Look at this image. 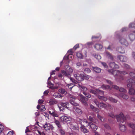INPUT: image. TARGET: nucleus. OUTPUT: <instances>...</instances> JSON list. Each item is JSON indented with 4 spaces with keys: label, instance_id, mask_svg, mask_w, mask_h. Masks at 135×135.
<instances>
[{
    "label": "nucleus",
    "instance_id": "obj_1",
    "mask_svg": "<svg viewBox=\"0 0 135 135\" xmlns=\"http://www.w3.org/2000/svg\"><path fill=\"white\" fill-rule=\"evenodd\" d=\"M73 75L76 79L79 81H82L84 80V74L80 73L78 71H74Z\"/></svg>",
    "mask_w": 135,
    "mask_h": 135
},
{
    "label": "nucleus",
    "instance_id": "obj_2",
    "mask_svg": "<svg viewBox=\"0 0 135 135\" xmlns=\"http://www.w3.org/2000/svg\"><path fill=\"white\" fill-rule=\"evenodd\" d=\"M94 103L100 109L103 108H106L107 107L110 108V105L109 104H108L107 105L103 103H99L96 99H95L94 101Z\"/></svg>",
    "mask_w": 135,
    "mask_h": 135
},
{
    "label": "nucleus",
    "instance_id": "obj_3",
    "mask_svg": "<svg viewBox=\"0 0 135 135\" xmlns=\"http://www.w3.org/2000/svg\"><path fill=\"white\" fill-rule=\"evenodd\" d=\"M68 104V102H66L65 103L61 102L58 104V106L60 111H62L65 108H67L68 110L71 111V110L70 109V108L68 107L67 106V105Z\"/></svg>",
    "mask_w": 135,
    "mask_h": 135
},
{
    "label": "nucleus",
    "instance_id": "obj_4",
    "mask_svg": "<svg viewBox=\"0 0 135 135\" xmlns=\"http://www.w3.org/2000/svg\"><path fill=\"white\" fill-rule=\"evenodd\" d=\"M109 72H111L114 76H120L121 75L126 74L127 73L125 71L112 69L109 70Z\"/></svg>",
    "mask_w": 135,
    "mask_h": 135
},
{
    "label": "nucleus",
    "instance_id": "obj_5",
    "mask_svg": "<svg viewBox=\"0 0 135 135\" xmlns=\"http://www.w3.org/2000/svg\"><path fill=\"white\" fill-rule=\"evenodd\" d=\"M68 126L71 129L76 130H78L79 127L77 123L75 121H71L68 123Z\"/></svg>",
    "mask_w": 135,
    "mask_h": 135
},
{
    "label": "nucleus",
    "instance_id": "obj_6",
    "mask_svg": "<svg viewBox=\"0 0 135 135\" xmlns=\"http://www.w3.org/2000/svg\"><path fill=\"white\" fill-rule=\"evenodd\" d=\"M79 88L80 89L81 91L88 98H90L91 96V95L89 94L86 93V91L87 90V88L83 86L80 85V84L78 85Z\"/></svg>",
    "mask_w": 135,
    "mask_h": 135
},
{
    "label": "nucleus",
    "instance_id": "obj_7",
    "mask_svg": "<svg viewBox=\"0 0 135 135\" xmlns=\"http://www.w3.org/2000/svg\"><path fill=\"white\" fill-rule=\"evenodd\" d=\"M116 117L118 122L122 123H123L124 121L126 119V118L124 117L123 114L122 113H121L119 115H116Z\"/></svg>",
    "mask_w": 135,
    "mask_h": 135
},
{
    "label": "nucleus",
    "instance_id": "obj_8",
    "mask_svg": "<svg viewBox=\"0 0 135 135\" xmlns=\"http://www.w3.org/2000/svg\"><path fill=\"white\" fill-rule=\"evenodd\" d=\"M59 119L61 122H63L70 120L71 118L69 116L63 115L60 117Z\"/></svg>",
    "mask_w": 135,
    "mask_h": 135
},
{
    "label": "nucleus",
    "instance_id": "obj_9",
    "mask_svg": "<svg viewBox=\"0 0 135 135\" xmlns=\"http://www.w3.org/2000/svg\"><path fill=\"white\" fill-rule=\"evenodd\" d=\"M77 121L81 125H85L86 127L89 126V123L87 120L84 119H78L77 120Z\"/></svg>",
    "mask_w": 135,
    "mask_h": 135
},
{
    "label": "nucleus",
    "instance_id": "obj_10",
    "mask_svg": "<svg viewBox=\"0 0 135 135\" xmlns=\"http://www.w3.org/2000/svg\"><path fill=\"white\" fill-rule=\"evenodd\" d=\"M73 71V69L70 67L69 68V70H67L66 71L64 70L61 71L62 73L65 76H69L70 75V74Z\"/></svg>",
    "mask_w": 135,
    "mask_h": 135
},
{
    "label": "nucleus",
    "instance_id": "obj_11",
    "mask_svg": "<svg viewBox=\"0 0 135 135\" xmlns=\"http://www.w3.org/2000/svg\"><path fill=\"white\" fill-rule=\"evenodd\" d=\"M119 41L122 45L127 46L129 45V43L124 38L120 37L119 39Z\"/></svg>",
    "mask_w": 135,
    "mask_h": 135
},
{
    "label": "nucleus",
    "instance_id": "obj_12",
    "mask_svg": "<svg viewBox=\"0 0 135 135\" xmlns=\"http://www.w3.org/2000/svg\"><path fill=\"white\" fill-rule=\"evenodd\" d=\"M44 128L46 131L52 130L54 127L52 124L48 123H46L44 126Z\"/></svg>",
    "mask_w": 135,
    "mask_h": 135
},
{
    "label": "nucleus",
    "instance_id": "obj_13",
    "mask_svg": "<svg viewBox=\"0 0 135 135\" xmlns=\"http://www.w3.org/2000/svg\"><path fill=\"white\" fill-rule=\"evenodd\" d=\"M79 96L80 98H79L80 101L82 103L84 104L85 105H86L87 104L86 101L88 100V99L85 98L82 94H80L79 95Z\"/></svg>",
    "mask_w": 135,
    "mask_h": 135
},
{
    "label": "nucleus",
    "instance_id": "obj_14",
    "mask_svg": "<svg viewBox=\"0 0 135 135\" xmlns=\"http://www.w3.org/2000/svg\"><path fill=\"white\" fill-rule=\"evenodd\" d=\"M90 93L94 94L96 95H97L98 94L102 95L104 94L103 91L100 90L99 89H97L96 91L93 89H90Z\"/></svg>",
    "mask_w": 135,
    "mask_h": 135
},
{
    "label": "nucleus",
    "instance_id": "obj_15",
    "mask_svg": "<svg viewBox=\"0 0 135 135\" xmlns=\"http://www.w3.org/2000/svg\"><path fill=\"white\" fill-rule=\"evenodd\" d=\"M70 97L71 98L70 100V103L72 105L75 106H77L79 105V104L75 102L74 100L76 99V98L72 96H70Z\"/></svg>",
    "mask_w": 135,
    "mask_h": 135
},
{
    "label": "nucleus",
    "instance_id": "obj_16",
    "mask_svg": "<svg viewBox=\"0 0 135 135\" xmlns=\"http://www.w3.org/2000/svg\"><path fill=\"white\" fill-rule=\"evenodd\" d=\"M49 113L50 114L54 117H58V116L57 112L53 109H50Z\"/></svg>",
    "mask_w": 135,
    "mask_h": 135
},
{
    "label": "nucleus",
    "instance_id": "obj_17",
    "mask_svg": "<svg viewBox=\"0 0 135 135\" xmlns=\"http://www.w3.org/2000/svg\"><path fill=\"white\" fill-rule=\"evenodd\" d=\"M127 86L128 87H131L132 85H135V81L133 80L132 79H130L127 80Z\"/></svg>",
    "mask_w": 135,
    "mask_h": 135
},
{
    "label": "nucleus",
    "instance_id": "obj_18",
    "mask_svg": "<svg viewBox=\"0 0 135 135\" xmlns=\"http://www.w3.org/2000/svg\"><path fill=\"white\" fill-rule=\"evenodd\" d=\"M135 33L134 31L130 32L128 35V37L130 40L133 41L135 39V35L133 34Z\"/></svg>",
    "mask_w": 135,
    "mask_h": 135
},
{
    "label": "nucleus",
    "instance_id": "obj_19",
    "mask_svg": "<svg viewBox=\"0 0 135 135\" xmlns=\"http://www.w3.org/2000/svg\"><path fill=\"white\" fill-rule=\"evenodd\" d=\"M47 84L48 85L50 86L49 88L52 90L58 88V87L57 86H54V84H52L50 81H48Z\"/></svg>",
    "mask_w": 135,
    "mask_h": 135
},
{
    "label": "nucleus",
    "instance_id": "obj_20",
    "mask_svg": "<svg viewBox=\"0 0 135 135\" xmlns=\"http://www.w3.org/2000/svg\"><path fill=\"white\" fill-rule=\"evenodd\" d=\"M118 58L122 62H126L127 60V58L126 57L123 56H118Z\"/></svg>",
    "mask_w": 135,
    "mask_h": 135
},
{
    "label": "nucleus",
    "instance_id": "obj_21",
    "mask_svg": "<svg viewBox=\"0 0 135 135\" xmlns=\"http://www.w3.org/2000/svg\"><path fill=\"white\" fill-rule=\"evenodd\" d=\"M89 125L90 128L93 129L94 131H96L98 128V127L96 126L95 124L91 122L89 123Z\"/></svg>",
    "mask_w": 135,
    "mask_h": 135
},
{
    "label": "nucleus",
    "instance_id": "obj_22",
    "mask_svg": "<svg viewBox=\"0 0 135 135\" xmlns=\"http://www.w3.org/2000/svg\"><path fill=\"white\" fill-rule=\"evenodd\" d=\"M73 108L74 110L79 114L81 115L82 113V111L79 108L76 107H74Z\"/></svg>",
    "mask_w": 135,
    "mask_h": 135
},
{
    "label": "nucleus",
    "instance_id": "obj_23",
    "mask_svg": "<svg viewBox=\"0 0 135 135\" xmlns=\"http://www.w3.org/2000/svg\"><path fill=\"white\" fill-rule=\"evenodd\" d=\"M109 65L110 67L113 68H119L118 65L113 62L110 63L109 64Z\"/></svg>",
    "mask_w": 135,
    "mask_h": 135
},
{
    "label": "nucleus",
    "instance_id": "obj_24",
    "mask_svg": "<svg viewBox=\"0 0 135 135\" xmlns=\"http://www.w3.org/2000/svg\"><path fill=\"white\" fill-rule=\"evenodd\" d=\"M73 56L71 54H69L68 56H65L63 59V60H70L73 58Z\"/></svg>",
    "mask_w": 135,
    "mask_h": 135
},
{
    "label": "nucleus",
    "instance_id": "obj_25",
    "mask_svg": "<svg viewBox=\"0 0 135 135\" xmlns=\"http://www.w3.org/2000/svg\"><path fill=\"white\" fill-rule=\"evenodd\" d=\"M94 47L97 50H99L102 48V46L99 44H96L94 45Z\"/></svg>",
    "mask_w": 135,
    "mask_h": 135
},
{
    "label": "nucleus",
    "instance_id": "obj_26",
    "mask_svg": "<svg viewBox=\"0 0 135 135\" xmlns=\"http://www.w3.org/2000/svg\"><path fill=\"white\" fill-rule=\"evenodd\" d=\"M106 81L108 83L110 84V85L112 86L113 87V88H114L116 89H119V87L117 86L116 85H113L112 83L110 81L108 80H106Z\"/></svg>",
    "mask_w": 135,
    "mask_h": 135
},
{
    "label": "nucleus",
    "instance_id": "obj_27",
    "mask_svg": "<svg viewBox=\"0 0 135 135\" xmlns=\"http://www.w3.org/2000/svg\"><path fill=\"white\" fill-rule=\"evenodd\" d=\"M117 96L119 98L121 97L125 99H127L128 98V96L125 94H122L121 95H118Z\"/></svg>",
    "mask_w": 135,
    "mask_h": 135
},
{
    "label": "nucleus",
    "instance_id": "obj_28",
    "mask_svg": "<svg viewBox=\"0 0 135 135\" xmlns=\"http://www.w3.org/2000/svg\"><path fill=\"white\" fill-rule=\"evenodd\" d=\"M81 130L84 133H86L88 132V130L85 128V127L83 125H81L80 128Z\"/></svg>",
    "mask_w": 135,
    "mask_h": 135
},
{
    "label": "nucleus",
    "instance_id": "obj_29",
    "mask_svg": "<svg viewBox=\"0 0 135 135\" xmlns=\"http://www.w3.org/2000/svg\"><path fill=\"white\" fill-rule=\"evenodd\" d=\"M56 101L54 99H50L49 102V103L50 105H53L56 104Z\"/></svg>",
    "mask_w": 135,
    "mask_h": 135
},
{
    "label": "nucleus",
    "instance_id": "obj_30",
    "mask_svg": "<svg viewBox=\"0 0 135 135\" xmlns=\"http://www.w3.org/2000/svg\"><path fill=\"white\" fill-rule=\"evenodd\" d=\"M119 128L120 130L123 132H124L126 130V127L124 125H122V124H119Z\"/></svg>",
    "mask_w": 135,
    "mask_h": 135
},
{
    "label": "nucleus",
    "instance_id": "obj_31",
    "mask_svg": "<svg viewBox=\"0 0 135 135\" xmlns=\"http://www.w3.org/2000/svg\"><path fill=\"white\" fill-rule=\"evenodd\" d=\"M37 108L38 109H39L40 108L41 111H44L46 110L45 106L44 105H42L40 107V105H38L37 107Z\"/></svg>",
    "mask_w": 135,
    "mask_h": 135
},
{
    "label": "nucleus",
    "instance_id": "obj_32",
    "mask_svg": "<svg viewBox=\"0 0 135 135\" xmlns=\"http://www.w3.org/2000/svg\"><path fill=\"white\" fill-rule=\"evenodd\" d=\"M55 124L57 126L58 128H61V126L60 124V123L59 121L57 120H55L54 122Z\"/></svg>",
    "mask_w": 135,
    "mask_h": 135
},
{
    "label": "nucleus",
    "instance_id": "obj_33",
    "mask_svg": "<svg viewBox=\"0 0 135 135\" xmlns=\"http://www.w3.org/2000/svg\"><path fill=\"white\" fill-rule=\"evenodd\" d=\"M93 69L95 72L97 73L100 72L101 71V69L100 68L97 67H93Z\"/></svg>",
    "mask_w": 135,
    "mask_h": 135
},
{
    "label": "nucleus",
    "instance_id": "obj_34",
    "mask_svg": "<svg viewBox=\"0 0 135 135\" xmlns=\"http://www.w3.org/2000/svg\"><path fill=\"white\" fill-rule=\"evenodd\" d=\"M33 131H35L34 133L36 134H39L40 135H45L44 133L43 132H41L35 129V130Z\"/></svg>",
    "mask_w": 135,
    "mask_h": 135
},
{
    "label": "nucleus",
    "instance_id": "obj_35",
    "mask_svg": "<svg viewBox=\"0 0 135 135\" xmlns=\"http://www.w3.org/2000/svg\"><path fill=\"white\" fill-rule=\"evenodd\" d=\"M105 55L108 58L110 59H112V57L111 55L109 54V52H106L105 53Z\"/></svg>",
    "mask_w": 135,
    "mask_h": 135
},
{
    "label": "nucleus",
    "instance_id": "obj_36",
    "mask_svg": "<svg viewBox=\"0 0 135 135\" xmlns=\"http://www.w3.org/2000/svg\"><path fill=\"white\" fill-rule=\"evenodd\" d=\"M128 125L133 129L135 130V124L133 123H128Z\"/></svg>",
    "mask_w": 135,
    "mask_h": 135
},
{
    "label": "nucleus",
    "instance_id": "obj_37",
    "mask_svg": "<svg viewBox=\"0 0 135 135\" xmlns=\"http://www.w3.org/2000/svg\"><path fill=\"white\" fill-rule=\"evenodd\" d=\"M98 97L99 99H102L105 101H106L107 100V97L103 96H102L99 95H98Z\"/></svg>",
    "mask_w": 135,
    "mask_h": 135
},
{
    "label": "nucleus",
    "instance_id": "obj_38",
    "mask_svg": "<svg viewBox=\"0 0 135 135\" xmlns=\"http://www.w3.org/2000/svg\"><path fill=\"white\" fill-rule=\"evenodd\" d=\"M109 100L113 103H116L117 102V100L113 98L112 97H109L108 98Z\"/></svg>",
    "mask_w": 135,
    "mask_h": 135
},
{
    "label": "nucleus",
    "instance_id": "obj_39",
    "mask_svg": "<svg viewBox=\"0 0 135 135\" xmlns=\"http://www.w3.org/2000/svg\"><path fill=\"white\" fill-rule=\"evenodd\" d=\"M88 119L90 121L94 123H96L97 122V120L95 119L94 118L92 117L91 116L89 117Z\"/></svg>",
    "mask_w": 135,
    "mask_h": 135
},
{
    "label": "nucleus",
    "instance_id": "obj_40",
    "mask_svg": "<svg viewBox=\"0 0 135 135\" xmlns=\"http://www.w3.org/2000/svg\"><path fill=\"white\" fill-rule=\"evenodd\" d=\"M29 127H26V130L25 131V133H27V132H28V133H27L29 134V133H30L31 132L34 133L35 131H33L35 130V129L33 130L32 129H31V131H30L29 130Z\"/></svg>",
    "mask_w": 135,
    "mask_h": 135
},
{
    "label": "nucleus",
    "instance_id": "obj_41",
    "mask_svg": "<svg viewBox=\"0 0 135 135\" xmlns=\"http://www.w3.org/2000/svg\"><path fill=\"white\" fill-rule=\"evenodd\" d=\"M59 92L61 93L62 94H65L67 93L66 91L65 90L63 89H59Z\"/></svg>",
    "mask_w": 135,
    "mask_h": 135
},
{
    "label": "nucleus",
    "instance_id": "obj_42",
    "mask_svg": "<svg viewBox=\"0 0 135 135\" xmlns=\"http://www.w3.org/2000/svg\"><path fill=\"white\" fill-rule=\"evenodd\" d=\"M77 57L79 58L82 59L83 58V56L81 53L80 52H77L76 54Z\"/></svg>",
    "mask_w": 135,
    "mask_h": 135
},
{
    "label": "nucleus",
    "instance_id": "obj_43",
    "mask_svg": "<svg viewBox=\"0 0 135 135\" xmlns=\"http://www.w3.org/2000/svg\"><path fill=\"white\" fill-rule=\"evenodd\" d=\"M53 96L55 98H61L62 97L61 95L59 93H55L53 94Z\"/></svg>",
    "mask_w": 135,
    "mask_h": 135
},
{
    "label": "nucleus",
    "instance_id": "obj_44",
    "mask_svg": "<svg viewBox=\"0 0 135 135\" xmlns=\"http://www.w3.org/2000/svg\"><path fill=\"white\" fill-rule=\"evenodd\" d=\"M93 55L95 58L98 59H100L101 58V56L97 54H94Z\"/></svg>",
    "mask_w": 135,
    "mask_h": 135
},
{
    "label": "nucleus",
    "instance_id": "obj_45",
    "mask_svg": "<svg viewBox=\"0 0 135 135\" xmlns=\"http://www.w3.org/2000/svg\"><path fill=\"white\" fill-rule=\"evenodd\" d=\"M118 51L119 52L122 53H123L124 52V50L123 48L119 47L118 49Z\"/></svg>",
    "mask_w": 135,
    "mask_h": 135
},
{
    "label": "nucleus",
    "instance_id": "obj_46",
    "mask_svg": "<svg viewBox=\"0 0 135 135\" xmlns=\"http://www.w3.org/2000/svg\"><path fill=\"white\" fill-rule=\"evenodd\" d=\"M102 88L103 89H111L112 88L111 86H105L104 85H103Z\"/></svg>",
    "mask_w": 135,
    "mask_h": 135
},
{
    "label": "nucleus",
    "instance_id": "obj_47",
    "mask_svg": "<svg viewBox=\"0 0 135 135\" xmlns=\"http://www.w3.org/2000/svg\"><path fill=\"white\" fill-rule=\"evenodd\" d=\"M129 93L130 94L133 95L135 93L134 90L133 89H130L129 90Z\"/></svg>",
    "mask_w": 135,
    "mask_h": 135
},
{
    "label": "nucleus",
    "instance_id": "obj_48",
    "mask_svg": "<svg viewBox=\"0 0 135 135\" xmlns=\"http://www.w3.org/2000/svg\"><path fill=\"white\" fill-rule=\"evenodd\" d=\"M129 28L135 27V23L134 22H133L129 24Z\"/></svg>",
    "mask_w": 135,
    "mask_h": 135
},
{
    "label": "nucleus",
    "instance_id": "obj_49",
    "mask_svg": "<svg viewBox=\"0 0 135 135\" xmlns=\"http://www.w3.org/2000/svg\"><path fill=\"white\" fill-rule=\"evenodd\" d=\"M59 131L61 135H65V132L61 128H60Z\"/></svg>",
    "mask_w": 135,
    "mask_h": 135
},
{
    "label": "nucleus",
    "instance_id": "obj_50",
    "mask_svg": "<svg viewBox=\"0 0 135 135\" xmlns=\"http://www.w3.org/2000/svg\"><path fill=\"white\" fill-rule=\"evenodd\" d=\"M42 115L45 117L46 120H48L49 119V115L48 114L44 113L42 114Z\"/></svg>",
    "mask_w": 135,
    "mask_h": 135
},
{
    "label": "nucleus",
    "instance_id": "obj_51",
    "mask_svg": "<svg viewBox=\"0 0 135 135\" xmlns=\"http://www.w3.org/2000/svg\"><path fill=\"white\" fill-rule=\"evenodd\" d=\"M67 86H68L69 88L70 89V90H71L72 88L73 87L75 86H74L72 84H68L67 85Z\"/></svg>",
    "mask_w": 135,
    "mask_h": 135
},
{
    "label": "nucleus",
    "instance_id": "obj_52",
    "mask_svg": "<svg viewBox=\"0 0 135 135\" xmlns=\"http://www.w3.org/2000/svg\"><path fill=\"white\" fill-rule=\"evenodd\" d=\"M97 116L98 118L102 121H103L104 120V118L102 117H101L98 114Z\"/></svg>",
    "mask_w": 135,
    "mask_h": 135
},
{
    "label": "nucleus",
    "instance_id": "obj_53",
    "mask_svg": "<svg viewBox=\"0 0 135 135\" xmlns=\"http://www.w3.org/2000/svg\"><path fill=\"white\" fill-rule=\"evenodd\" d=\"M101 63L104 68H108V66L106 63L103 62H101Z\"/></svg>",
    "mask_w": 135,
    "mask_h": 135
},
{
    "label": "nucleus",
    "instance_id": "obj_54",
    "mask_svg": "<svg viewBox=\"0 0 135 135\" xmlns=\"http://www.w3.org/2000/svg\"><path fill=\"white\" fill-rule=\"evenodd\" d=\"M90 77V76L88 75H84V79H85L86 80H88V79Z\"/></svg>",
    "mask_w": 135,
    "mask_h": 135
},
{
    "label": "nucleus",
    "instance_id": "obj_55",
    "mask_svg": "<svg viewBox=\"0 0 135 135\" xmlns=\"http://www.w3.org/2000/svg\"><path fill=\"white\" fill-rule=\"evenodd\" d=\"M119 91L120 92H126V90L123 88H120L119 89Z\"/></svg>",
    "mask_w": 135,
    "mask_h": 135
},
{
    "label": "nucleus",
    "instance_id": "obj_56",
    "mask_svg": "<svg viewBox=\"0 0 135 135\" xmlns=\"http://www.w3.org/2000/svg\"><path fill=\"white\" fill-rule=\"evenodd\" d=\"M4 127L3 125L0 124V131L2 132L3 131Z\"/></svg>",
    "mask_w": 135,
    "mask_h": 135
},
{
    "label": "nucleus",
    "instance_id": "obj_57",
    "mask_svg": "<svg viewBox=\"0 0 135 135\" xmlns=\"http://www.w3.org/2000/svg\"><path fill=\"white\" fill-rule=\"evenodd\" d=\"M130 76L132 78H134L135 77V74L131 72L130 73Z\"/></svg>",
    "mask_w": 135,
    "mask_h": 135
},
{
    "label": "nucleus",
    "instance_id": "obj_58",
    "mask_svg": "<svg viewBox=\"0 0 135 135\" xmlns=\"http://www.w3.org/2000/svg\"><path fill=\"white\" fill-rule=\"evenodd\" d=\"M84 71L87 73H89L91 71L88 68H85L84 70Z\"/></svg>",
    "mask_w": 135,
    "mask_h": 135
},
{
    "label": "nucleus",
    "instance_id": "obj_59",
    "mask_svg": "<svg viewBox=\"0 0 135 135\" xmlns=\"http://www.w3.org/2000/svg\"><path fill=\"white\" fill-rule=\"evenodd\" d=\"M44 102V100H42L39 99L38 101V103L40 104H42Z\"/></svg>",
    "mask_w": 135,
    "mask_h": 135
},
{
    "label": "nucleus",
    "instance_id": "obj_60",
    "mask_svg": "<svg viewBox=\"0 0 135 135\" xmlns=\"http://www.w3.org/2000/svg\"><path fill=\"white\" fill-rule=\"evenodd\" d=\"M79 45L78 44H77L76 45L73 47V49L75 50L77 48H79Z\"/></svg>",
    "mask_w": 135,
    "mask_h": 135
},
{
    "label": "nucleus",
    "instance_id": "obj_61",
    "mask_svg": "<svg viewBox=\"0 0 135 135\" xmlns=\"http://www.w3.org/2000/svg\"><path fill=\"white\" fill-rule=\"evenodd\" d=\"M49 93V90H45L44 92V94L45 95H47Z\"/></svg>",
    "mask_w": 135,
    "mask_h": 135
},
{
    "label": "nucleus",
    "instance_id": "obj_62",
    "mask_svg": "<svg viewBox=\"0 0 135 135\" xmlns=\"http://www.w3.org/2000/svg\"><path fill=\"white\" fill-rule=\"evenodd\" d=\"M76 66L78 67L81 66V63L80 62H78L76 63Z\"/></svg>",
    "mask_w": 135,
    "mask_h": 135
},
{
    "label": "nucleus",
    "instance_id": "obj_63",
    "mask_svg": "<svg viewBox=\"0 0 135 135\" xmlns=\"http://www.w3.org/2000/svg\"><path fill=\"white\" fill-rule=\"evenodd\" d=\"M68 53L69 54H71L72 53V49H70L68 50Z\"/></svg>",
    "mask_w": 135,
    "mask_h": 135
},
{
    "label": "nucleus",
    "instance_id": "obj_64",
    "mask_svg": "<svg viewBox=\"0 0 135 135\" xmlns=\"http://www.w3.org/2000/svg\"><path fill=\"white\" fill-rule=\"evenodd\" d=\"M13 134V132L12 131H10L9 132L7 135H12Z\"/></svg>",
    "mask_w": 135,
    "mask_h": 135
}]
</instances>
